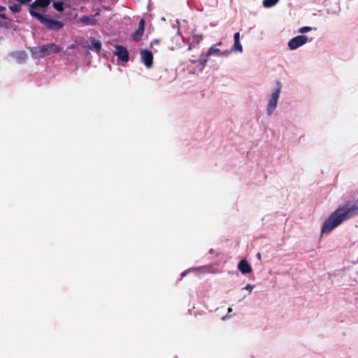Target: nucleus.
I'll return each instance as SVG.
<instances>
[{"label": "nucleus", "mask_w": 358, "mask_h": 358, "mask_svg": "<svg viewBox=\"0 0 358 358\" xmlns=\"http://www.w3.org/2000/svg\"><path fill=\"white\" fill-rule=\"evenodd\" d=\"M358 215V203L348 201L339 205L324 222L322 227V234H329L343 222Z\"/></svg>", "instance_id": "obj_1"}, {"label": "nucleus", "mask_w": 358, "mask_h": 358, "mask_svg": "<svg viewBox=\"0 0 358 358\" xmlns=\"http://www.w3.org/2000/svg\"><path fill=\"white\" fill-rule=\"evenodd\" d=\"M29 13L33 17L37 19L49 30L58 31L62 29L64 26V22L52 20L48 15H43L33 9H29Z\"/></svg>", "instance_id": "obj_2"}, {"label": "nucleus", "mask_w": 358, "mask_h": 358, "mask_svg": "<svg viewBox=\"0 0 358 358\" xmlns=\"http://www.w3.org/2000/svg\"><path fill=\"white\" fill-rule=\"evenodd\" d=\"M62 47L55 43H50L32 48L31 52L34 58H43L50 54L62 51Z\"/></svg>", "instance_id": "obj_3"}, {"label": "nucleus", "mask_w": 358, "mask_h": 358, "mask_svg": "<svg viewBox=\"0 0 358 358\" xmlns=\"http://www.w3.org/2000/svg\"><path fill=\"white\" fill-rule=\"evenodd\" d=\"M278 87L275 91L272 93L271 96L269 99L268 107H267V113L268 115H271L273 111L275 110L277 107L278 100L279 99L281 85L280 82H277Z\"/></svg>", "instance_id": "obj_4"}, {"label": "nucleus", "mask_w": 358, "mask_h": 358, "mask_svg": "<svg viewBox=\"0 0 358 358\" xmlns=\"http://www.w3.org/2000/svg\"><path fill=\"white\" fill-rule=\"evenodd\" d=\"M308 41V37L305 35L297 36L292 38L288 43V47L294 50L306 44Z\"/></svg>", "instance_id": "obj_5"}, {"label": "nucleus", "mask_w": 358, "mask_h": 358, "mask_svg": "<svg viewBox=\"0 0 358 358\" xmlns=\"http://www.w3.org/2000/svg\"><path fill=\"white\" fill-rule=\"evenodd\" d=\"M141 60L148 68H150L153 64V55L151 51L142 50L141 51Z\"/></svg>", "instance_id": "obj_6"}, {"label": "nucleus", "mask_w": 358, "mask_h": 358, "mask_svg": "<svg viewBox=\"0 0 358 358\" xmlns=\"http://www.w3.org/2000/svg\"><path fill=\"white\" fill-rule=\"evenodd\" d=\"M115 54L120 60L124 62H127L129 59L128 50L122 45H117L115 46Z\"/></svg>", "instance_id": "obj_7"}, {"label": "nucleus", "mask_w": 358, "mask_h": 358, "mask_svg": "<svg viewBox=\"0 0 358 358\" xmlns=\"http://www.w3.org/2000/svg\"><path fill=\"white\" fill-rule=\"evenodd\" d=\"M238 268L243 274H248L252 272V269L246 259H242L239 262Z\"/></svg>", "instance_id": "obj_8"}, {"label": "nucleus", "mask_w": 358, "mask_h": 358, "mask_svg": "<svg viewBox=\"0 0 358 358\" xmlns=\"http://www.w3.org/2000/svg\"><path fill=\"white\" fill-rule=\"evenodd\" d=\"M145 21L142 18L141 19L138 24V29L132 34V38L135 41H138L142 37L144 33Z\"/></svg>", "instance_id": "obj_9"}, {"label": "nucleus", "mask_w": 358, "mask_h": 358, "mask_svg": "<svg viewBox=\"0 0 358 358\" xmlns=\"http://www.w3.org/2000/svg\"><path fill=\"white\" fill-rule=\"evenodd\" d=\"M50 3V0H35L29 5L30 9L35 10L38 7L45 8Z\"/></svg>", "instance_id": "obj_10"}, {"label": "nucleus", "mask_w": 358, "mask_h": 358, "mask_svg": "<svg viewBox=\"0 0 358 358\" xmlns=\"http://www.w3.org/2000/svg\"><path fill=\"white\" fill-rule=\"evenodd\" d=\"M79 22L85 25H95L97 20L92 16L83 15L78 20Z\"/></svg>", "instance_id": "obj_11"}, {"label": "nucleus", "mask_w": 358, "mask_h": 358, "mask_svg": "<svg viewBox=\"0 0 358 358\" xmlns=\"http://www.w3.org/2000/svg\"><path fill=\"white\" fill-rule=\"evenodd\" d=\"M209 56L213 55H216L217 56L222 55H228L229 54V51L222 52L220 49L217 48L215 45L211 46L208 51L206 52Z\"/></svg>", "instance_id": "obj_12"}, {"label": "nucleus", "mask_w": 358, "mask_h": 358, "mask_svg": "<svg viewBox=\"0 0 358 358\" xmlns=\"http://www.w3.org/2000/svg\"><path fill=\"white\" fill-rule=\"evenodd\" d=\"M15 58L19 62H24L27 58V55L25 51H17L15 53Z\"/></svg>", "instance_id": "obj_13"}, {"label": "nucleus", "mask_w": 358, "mask_h": 358, "mask_svg": "<svg viewBox=\"0 0 358 358\" xmlns=\"http://www.w3.org/2000/svg\"><path fill=\"white\" fill-rule=\"evenodd\" d=\"M101 48V43L95 39H92V43L88 46V49L92 50L94 49L96 52H99Z\"/></svg>", "instance_id": "obj_14"}, {"label": "nucleus", "mask_w": 358, "mask_h": 358, "mask_svg": "<svg viewBox=\"0 0 358 358\" xmlns=\"http://www.w3.org/2000/svg\"><path fill=\"white\" fill-rule=\"evenodd\" d=\"M21 4L20 3H14L11 6H9V9L13 13H20L21 11Z\"/></svg>", "instance_id": "obj_15"}, {"label": "nucleus", "mask_w": 358, "mask_h": 358, "mask_svg": "<svg viewBox=\"0 0 358 358\" xmlns=\"http://www.w3.org/2000/svg\"><path fill=\"white\" fill-rule=\"evenodd\" d=\"M278 1L279 0H264L263 6L265 8H271L275 6Z\"/></svg>", "instance_id": "obj_16"}, {"label": "nucleus", "mask_w": 358, "mask_h": 358, "mask_svg": "<svg viewBox=\"0 0 358 358\" xmlns=\"http://www.w3.org/2000/svg\"><path fill=\"white\" fill-rule=\"evenodd\" d=\"M52 6L54 8L59 12L64 10V3L62 1L53 2Z\"/></svg>", "instance_id": "obj_17"}, {"label": "nucleus", "mask_w": 358, "mask_h": 358, "mask_svg": "<svg viewBox=\"0 0 358 358\" xmlns=\"http://www.w3.org/2000/svg\"><path fill=\"white\" fill-rule=\"evenodd\" d=\"M232 51H243L242 45H241L240 41H234V44L231 48Z\"/></svg>", "instance_id": "obj_18"}, {"label": "nucleus", "mask_w": 358, "mask_h": 358, "mask_svg": "<svg viewBox=\"0 0 358 358\" xmlns=\"http://www.w3.org/2000/svg\"><path fill=\"white\" fill-rule=\"evenodd\" d=\"M208 57L209 55H208L207 52L201 54L199 59V63L203 65L206 64V62L208 60Z\"/></svg>", "instance_id": "obj_19"}, {"label": "nucleus", "mask_w": 358, "mask_h": 358, "mask_svg": "<svg viewBox=\"0 0 358 358\" xmlns=\"http://www.w3.org/2000/svg\"><path fill=\"white\" fill-rule=\"evenodd\" d=\"M311 30L310 27H303L299 29V32L301 34H304L308 32Z\"/></svg>", "instance_id": "obj_20"}, {"label": "nucleus", "mask_w": 358, "mask_h": 358, "mask_svg": "<svg viewBox=\"0 0 358 358\" xmlns=\"http://www.w3.org/2000/svg\"><path fill=\"white\" fill-rule=\"evenodd\" d=\"M245 289L249 291L250 292H251L252 291V289H254V285H250V284H248L245 288Z\"/></svg>", "instance_id": "obj_21"}, {"label": "nucleus", "mask_w": 358, "mask_h": 358, "mask_svg": "<svg viewBox=\"0 0 358 358\" xmlns=\"http://www.w3.org/2000/svg\"><path fill=\"white\" fill-rule=\"evenodd\" d=\"M16 1L22 4H27L29 2H30L31 0H16Z\"/></svg>", "instance_id": "obj_22"}, {"label": "nucleus", "mask_w": 358, "mask_h": 358, "mask_svg": "<svg viewBox=\"0 0 358 358\" xmlns=\"http://www.w3.org/2000/svg\"><path fill=\"white\" fill-rule=\"evenodd\" d=\"M234 41H240V34H239V32H236L234 34Z\"/></svg>", "instance_id": "obj_23"}, {"label": "nucleus", "mask_w": 358, "mask_h": 358, "mask_svg": "<svg viewBox=\"0 0 358 358\" xmlns=\"http://www.w3.org/2000/svg\"><path fill=\"white\" fill-rule=\"evenodd\" d=\"M100 12H101V10L98 9L97 11L95 13V14H94V15L93 17L95 18V17L99 16L100 15Z\"/></svg>", "instance_id": "obj_24"}, {"label": "nucleus", "mask_w": 358, "mask_h": 358, "mask_svg": "<svg viewBox=\"0 0 358 358\" xmlns=\"http://www.w3.org/2000/svg\"><path fill=\"white\" fill-rule=\"evenodd\" d=\"M0 18L4 19V20H7L8 19V17H7L6 14H0Z\"/></svg>", "instance_id": "obj_25"}, {"label": "nucleus", "mask_w": 358, "mask_h": 358, "mask_svg": "<svg viewBox=\"0 0 358 358\" xmlns=\"http://www.w3.org/2000/svg\"><path fill=\"white\" fill-rule=\"evenodd\" d=\"M6 10V7L0 5V12L4 11Z\"/></svg>", "instance_id": "obj_26"}, {"label": "nucleus", "mask_w": 358, "mask_h": 358, "mask_svg": "<svg viewBox=\"0 0 358 358\" xmlns=\"http://www.w3.org/2000/svg\"><path fill=\"white\" fill-rule=\"evenodd\" d=\"M222 45V42H219L217 44H215V45L216 46V45Z\"/></svg>", "instance_id": "obj_27"}, {"label": "nucleus", "mask_w": 358, "mask_h": 358, "mask_svg": "<svg viewBox=\"0 0 358 358\" xmlns=\"http://www.w3.org/2000/svg\"><path fill=\"white\" fill-rule=\"evenodd\" d=\"M257 257H258L259 259H261V255H260V253H258V254H257Z\"/></svg>", "instance_id": "obj_28"}]
</instances>
